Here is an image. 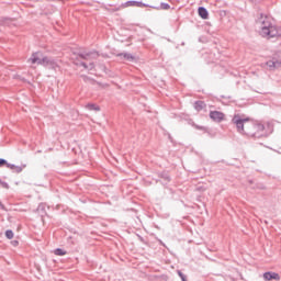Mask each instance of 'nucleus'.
Segmentation results:
<instances>
[{
  "label": "nucleus",
  "instance_id": "obj_17",
  "mask_svg": "<svg viewBox=\"0 0 281 281\" xmlns=\"http://www.w3.org/2000/svg\"><path fill=\"white\" fill-rule=\"evenodd\" d=\"M160 9L161 10H170V4L162 2V3H160Z\"/></svg>",
  "mask_w": 281,
  "mask_h": 281
},
{
  "label": "nucleus",
  "instance_id": "obj_12",
  "mask_svg": "<svg viewBox=\"0 0 281 281\" xmlns=\"http://www.w3.org/2000/svg\"><path fill=\"white\" fill-rule=\"evenodd\" d=\"M205 108V102H203V101H196L195 103H194V109L196 110V111H202V109H204Z\"/></svg>",
  "mask_w": 281,
  "mask_h": 281
},
{
  "label": "nucleus",
  "instance_id": "obj_19",
  "mask_svg": "<svg viewBox=\"0 0 281 281\" xmlns=\"http://www.w3.org/2000/svg\"><path fill=\"white\" fill-rule=\"evenodd\" d=\"M130 5H142L140 2L130 1L127 2Z\"/></svg>",
  "mask_w": 281,
  "mask_h": 281
},
{
  "label": "nucleus",
  "instance_id": "obj_5",
  "mask_svg": "<svg viewBox=\"0 0 281 281\" xmlns=\"http://www.w3.org/2000/svg\"><path fill=\"white\" fill-rule=\"evenodd\" d=\"M209 115L213 122L221 123L225 120V114L221 111H211Z\"/></svg>",
  "mask_w": 281,
  "mask_h": 281
},
{
  "label": "nucleus",
  "instance_id": "obj_18",
  "mask_svg": "<svg viewBox=\"0 0 281 281\" xmlns=\"http://www.w3.org/2000/svg\"><path fill=\"white\" fill-rule=\"evenodd\" d=\"M8 160L0 158V168H2V166H8Z\"/></svg>",
  "mask_w": 281,
  "mask_h": 281
},
{
  "label": "nucleus",
  "instance_id": "obj_22",
  "mask_svg": "<svg viewBox=\"0 0 281 281\" xmlns=\"http://www.w3.org/2000/svg\"><path fill=\"white\" fill-rule=\"evenodd\" d=\"M2 186H3V188H8V183H5V182Z\"/></svg>",
  "mask_w": 281,
  "mask_h": 281
},
{
  "label": "nucleus",
  "instance_id": "obj_10",
  "mask_svg": "<svg viewBox=\"0 0 281 281\" xmlns=\"http://www.w3.org/2000/svg\"><path fill=\"white\" fill-rule=\"evenodd\" d=\"M75 64L80 65L81 67L88 69L89 71H91V69H93V67H95V65H93V63H90L89 65L85 61L75 63Z\"/></svg>",
  "mask_w": 281,
  "mask_h": 281
},
{
  "label": "nucleus",
  "instance_id": "obj_3",
  "mask_svg": "<svg viewBox=\"0 0 281 281\" xmlns=\"http://www.w3.org/2000/svg\"><path fill=\"white\" fill-rule=\"evenodd\" d=\"M27 63H31V65H43L49 69H56L58 67V64H56L54 59L49 57H43V53L41 52L33 53Z\"/></svg>",
  "mask_w": 281,
  "mask_h": 281
},
{
  "label": "nucleus",
  "instance_id": "obj_1",
  "mask_svg": "<svg viewBox=\"0 0 281 281\" xmlns=\"http://www.w3.org/2000/svg\"><path fill=\"white\" fill-rule=\"evenodd\" d=\"M232 122L235 124L238 133H244V135H248V137H256L257 139H260V137H265V135H267V132H265V125L252 122L249 117L241 119L240 114H235Z\"/></svg>",
  "mask_w": 281,
  "mask_h": 281
},
{
  "label": "nucleus",
  "instance_id": "obj_15",
  "mask_svg": "<svg viewBox=\"0 0 281 281\" xmlns=\"http://www.w3.org/2000/svg\"><path fill=\"white\" fill-rule=\"evenodd\" d=\"M67 252L60 248L55 249V256H65Z\"/></svg>",
  "mask_w": 281,
  "mask_h": 281
},
{
  "label": "nucleus",
  "instance_id": "obj_7",
  "mask_svg": "<svg viewBox=\"0 0 281 281\" xmlns=\"http://www.w3.org/2000/svg\"><path fill=\"white\" fill-rule=\"evenodd\" d=\"M7 168H10V170H13V172H23V168H26V165H22V166H16V165H12V164H7Z\"/></svg>",
  "mask_w": 281,
  "mask_h": 281
},
{
  "label": "nucleus",
  "instance_id": "obj_25",
  "mask_svg": "<svg viewBox=\"0 0 281 281\" xmlns=\"http://www.w3.org/2000/svg\"><path fill=\"white\" fill-rule=\"evenodd\" d=\"M195 128H199V130H201V127H199V125H195Z\"/></svg>",
  "mask_w": 281,
  "mask_h": 281
},
{
  "label": "nucleus",
  "instance_id": "obj_23",
  "mask_svg": "<svg viewBox=\"0 0 281 281\" xmlns=\"http://www.w3.org/2000/svg\"><path fill=\"white\" fill-rule=\"evenodd\" d=\"M250 186L254 184V180H249Z\"/></svg>",
  "mask_w": 281,
  "mask_h": 281
},
{
  "label": "nucleus",
  "instance_id": "obj_6",
  "mask_svg": "<svg viewBox=\"0 0 281 281\" xmlns=\"http://www.w3.org/2000/svg\"><path fill=\"white\" fill-rule=\"evenodd\" d=\"M263 280L265 281H271V280L280 281V274L278 272L268 271V272L263 273Z\"/></svg>",
  "mask_w": 281,
  "mask_h": 281
},
{
  "label": "nucleus",
  "instance_id": "obj_2",
  "mask_svg": "<svg viewBox=\"0 0 281 281\" xmlns=\"http://www.w3.org/2000/svg\"><path fill=\"white\" fill-rule=\"evenodd\" d=\"M257 25L259 27L260 36L263 38H276L280 36L278 27L271 23V18L265 14H261L257 20Z\"/></svg>",
  "mask_w": 281,
  "mask_h": 281
},
{
  "label": "nucleus",
  "instance_id": "obj_9",
  "mask_svg": "<svg viewBox=\"0 0 281 281\" xmlns=\"http://www.w3.org/2000/svg\"><path fill=\"white\" fill-rule=\"evenodd\" d=\"M199 12V16H201V19H207V16H210V13L207 12V9H205L204 7H200L198 9Z\"/></svg>",
  "mask_w": 281,
  "mask_h": 281
},
{
  "label": "nucleus",
  "instance_id": "obj_11",
  "mask_svg": "<svg viewBox=\"0 0 281 281\" xmlns=\"http://www.w3.org/2000/svg\"><path fill=\"white\" fill-rule=\"evenodd\" d=\"M117 56L123 58L124 60H134L135 59V57H133V55H131L130 53H121Z\"/></svg>",
  "mask_w": 281,
  "mask_h": 281
},
{
  "label": "nucleus",
  "instance_id": "obj_14",
  "mask_svg": "<svg viewBox=\"0 0 281 281\" xmlns=\"http://www.w3.org/2000/svg\"><path fill=\"white\" fill-rule=\"evenodd\" d=\"M5 237L9 239V240H12V238H14V232H12L11 229H8L5 232Z\"/></svg>",
  "mask_w": 281,
  "mask_h": 281
},
{
  "label": "nucleus",
  "instance_id": "obj_16",
  "mask_svg": "<svg viewBox=\"0 0 281 281\" xmlns=\"http://www.w3.org/2000/svg\"><path fill=\"white\" fill-rule=\"evenodd\" d=\"M177 273L182 281H188V278L186 277V274H183V272H181V270H178Z\"/></svg>",
  "mask_w": 281,
  "mask_h": 281
},
{
  "label": "nucleus",
  "instance_id": "obj_13",
  "mask_svg": "<svg viewBox=\"0 0 281 281\" xmlns=\"http://www.w3.org/2000/svg\"><path fill=\"white\" fill-rule=\"evenodd\" d=\"M87 109H89V111H100V106H98L93 103L88 104Z\"/></svg>",
  "mask_w": 281,
  "mask_h": 281
},
{
  "label": "nucleus",
  "instance_id": "obj_21",
  "mask_svg": "<svg viewBox=\"0 0 281 281\" xmlns=\"http://www.w3.org/2000/svg\"><path fill=\"white\" fill-rule=\"evenodd\" d=\"M81 78H83L85 82H89L91 79L87 76H81Z\"/></svg>",
  "mask_w": 281,
  "mask_h": 281
},
{
  "label": "nucleus",
  "instance_id": "obj_24",
  "mask_svg": "<svg viewBox=\"0 0 281 281\" xmlns=\"http://www.w3.org/2000/svg\"><path fill=\"white\" fill-rule=\"evenodd\" d=\"M0 207L3 210V204H1V202H0Z\"/></svg>",
  "mask_w": 281,
  "mask_h": 281
},
{
  "label": "nucleus",
  "instance_id": "obj_4",
  "mask_svg": "<svg viewBox=\"0 0 281 281\" xmlns=\"http://www.w3.org/2000/svg\"><path fill=\"white\" fill-rule=\"evenodd\" d=\"M98 52H79L78 57L81 58L82 60H93L98 58Z\"/></svg>",
  "mask_w": 281,
  "mask_h": 281
},
{
  "label": "nucleus",
  "instance_id": "obj_8",
  "mask_svg": "<svg viewBox=\"0 0 281 281\" xmlns=\"http://www.w3.org/2000/svg\"><path fill=\"white\" fill-rule=\"evenodd\" d=\"M267 67H269V69H278L281 67V61L269 60V61H267Z\"/></svg>",
  "mask_w": 281,
  "mask_h": 281
},
{
  "label": "nucleus",
  "instance_id": "obj_20",
  "mask_svg": "<svg viewBox=\"0 0 281 281\" xmlns=\"http://www.w3.org/2000/svg\"><path fill=\"white\" fill-rule=\"evenodd\" d=\"M162 179H165V181H170V176H168V173H164Z\"/></svg>",
  "mask_w": 281,
  "mask_h": 281
}]
</instances>
